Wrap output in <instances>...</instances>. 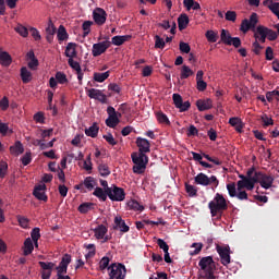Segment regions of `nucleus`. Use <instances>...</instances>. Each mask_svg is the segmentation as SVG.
<instances>
[{
	"instance_id": "nucleus-58",
	"label": "nucleus",
	"mask_w": 279,
	"mask_h": 279,
	"mask_svg": "<svg viewBox=\"0 0 279 279\" xmlns=\"http://www.w3.org/2000/svg\"><path fill=\"white\" fill-rule=\"evenodd\" d=\"M225 19L226 21H231V23H234L236 21V13L234 11H227Z\"/></svg>"
},
{
	"instance_id": "nucleus-19",
	"label": "nucleus",
	"mask_w": 279,
	"mask_h": 279,
	"mask_svg": "<svg viewBox=\"0 0 279 279\" xmlns=\"http://www.w3.org/2000/svg\"><path fill=\"white\" fill-rule=\"evenodd\" d=\"M113 230H120V232H130V226L125 223V220L121 218V216H117L114 218V227Z\"/></svg>"
},
{
	"instance_id": "nucleus-60",
	"label": "nucleus",
	"mask_w": 279,
	"mask_h": 279,
	"mask_svg": "<svg viewBox=\"0 0 279 279\" xmlns=\"http://www.w3.org/2000/svg\"><path fill=\"white\" fill-rule=\"evenodd\" d=\"M187 136H197L199 134V131L197 130V128L193 124L190 125V128L187 129Z\"/></svg>"
},
{
	"instance_id": "nucleus-54",
	"label": "nucleus",
	"mask_w": 279,
	"mask_h": 279,
	"mask_svg": "<svg viewBox=\"0 0 279 279\" xmlns=\"http://www.w3.org/2000/svg\"><path fill=\"white\" fill-rule=\"evenodd\" d=\"M266 38H268V40H277L278 39V33H276V31L268 28L266 31Z\"/></svg>"
},
{
	"instance_id": "nucleus-34",
	"label": "nucleus",
	"mask_w": 279,
	"mask_h": 279,
	"mask_svg": "<svg viewBox=\"0 0 279 279\" xmlns=\"http://www.w3.org/2000/svg\"><path fill=\"white\" fill-rule=\"evenodd\" d=\"M119 123H121V120L119 119V114L109 116L108 119L106 120L107 128H116Z\"/></svg>"
},
{
	"instance_id": "nucleus-36",
	"label": "nucleus",
	"mask_w": 279,
	"mask_h": 279,
	"mask_svg": "<svg viewBox=\"0 0 279 279\" xmlns=\"http://www.w3.org/2000/svg\"><path fill=\"white\" fill-rule=\"evenodd\" d=\"M108 77H110V71H107L105 73H99V72L94 73V81L98 83L106 82Z\"/></svg>"
},
{
	"instance_id": "nucleus-49",
	"label": "nucleus",
	"mask_w": 279,
	"mask_h": 279,
	"mask_svg": "<svg viewBox=\"0 0 279 279\" xmlns=\"http://www.w3.org/2000/svg\"><path fill=\"white\" fill-rule=\"evenodd\" d=\"M54 78L57 80L58 84L69 83V78H66V74H64V72H57Z\"/></svg>"
},
{
	"instance_id": "nucleus-61",
	"label": "nucleus",
	"mask_w": 279,
	"mask_h": 279,
	"mask_svg": "<svg viewBox=\"0 0 279 279\" xmlns=\"http://www.w3.org/2000/svg\"><path fill=\"white\" fill-rule=\"evenodd\" d=\"M157 245L160 250H162L163 252H169V244H167V242H165V240L162 239H158L157 240Z\"/></svg>"
},
{
	"instance_id": "nucleus-29",
	"label": "nucleus",
	"mask_w": 279,
	"mask_h": 279,
	"mask_svg": "<svg viewBox=\"0 0 279 279\" xmlns=\"http://www.w3.org/2000/svg\"><path fill=\"white\" fill-rule=\"evenodd\" d=\"M93 195H95V197H98V199H100L101 202H106V199H108V189L104 191V189L101 187H96Z\"/></svg>"
},
{
	"instance_id": "nucleus-33",
	"label": "nucleus",
	"mask_w": 279,
	"mask_h": 279,
	"mask_svg": "<svg viewBox=\"0 0 279 279\" xmlns=\"http://www.w3.org/2000/svg\"><path fill=\"white\" fill-rule=\"evenodd\" d=\"M128 206L130 208V210H135L138 213H143L145 210V207L143 205H141V203H138L135 199H132L128 203Z\"/></svg>"
},
{
	"instance_id": "nucleus-47",
	"label": "nucleus",
	"mask_w": 279,
	"mask_h": 279,
	"mask_svg": "<svg viewBox=\"0 0 279 279\" xmlns=\"http://www.w3.org/2000/svg\"><path fill=\"white\" fill-rule=\"evenodd\" d=\"M166 41L160 35H155V49H165Z\"/></svg>"
},
{
	"instance_id": "nucleus-6",
	"label": "nucleus",
	"mask_w": 279,
	"mask_h": 279,
	"mask_svg": "<svg viewBox=\"0 0 279 279\" xmlns=\"http://www.w3.org/2000/svg\"><path fill=\"white\" fill-rule=\"evenodd\" d=\"M194 182L201 186H210V184H213L215 189L219 186V179H217L215 175L208 177L204 172L198 173L194 178Z\"/></svg>"
},
{
	"instance_id": "nucleus-14",
	"label": "nucleus",
	"mask_w": 279,
	"mask_h": 279,
	"mask_svg": "<svg viewBox=\"0 0 279 279\" xmlns=\"http://www.w3.org/2000/svg\"><path fill=\"white\" fill-rule=\"evenodd\" d=\"M69 265H71V255L64 254L59 266L56 267L57 276H63L69 271Z\"/></svg>"
},
{
	"instance_id": "nucleus-15",
	"label": "nucleus",
	"mask_w": 279,
	"mask_h": 279,
	"mask_svg": "<svg viewBox=\"0 0 279 279\" xmlns=\"http://www.w3.org/2000/svg\"><path fill=\"white\" fill-rule=\"evenodd\" d=\"M93 19L96 25H105L108 19V13H106V10L101 8H96L93 11Z\"/></svg>"
},
{
	"instance_id": "nucleus-27",
	"label": "nucleus",
	"mask_w": 279,
	"mask_h": 279,
	"mask_svg": "<svg viewBox=\"0 0 279 279\" xmlns=\"http://www.w3.org/2000/svg\"><path fill=\"white\" fill-rule=\"evenodd\" d=\"M10 151L11 154H13V156H20V154H23V151H25L23 143H21V141L15 142L13 146H10Z\"/></svg>"
},
{
	"instance_id": "nucleus-11",
	"label": "nucleus",
	"mask_w": 279,
	"mask_h": 279,
	"mask_svg": "<svg viewBox=\"0 0 279 279\" xmlns=\"http://www.w3.org/2000/svg\"><path fill=\"white\" fill-rule=\"evenodd\" d=\"M216 252H218V254L220 256L221 265H223V267H228V265H230V263H231L230 246L217 245Z\"/></svg>"
},
{
	"instance_id": "nucleus-28",
	"label": "nucleus",
	"mask_w": 279,
	"mask_h": 279,
	"mask_svg": "<svg viewBox=\"0 0 279 279\" xmlns=\"http://www.w3.org/2000/svg\"><path fill=\"white\" fill-rule=\"evenodd\" d=\"M21 80L23 82V84H29V82H32V72H29V70H27V68L23 66L21 68Z\"/></svg>"
},
{
	"instance_id": "nucleus-44",
	"label": "nucleus",
	"mask_w": 279,
	"mask_h": 279,
	"mask_svg": "<svg viewBox=\"0 0 279 279\" xmlns=\"http://www.w3.org/2000/svg\"><path fill=\"white\" fill-rule=\"evenodd\" d=\"M31 236L33 239V243L36 247H38V239H40V228L36 227L32 230Z\"/></svg>"
},
{
	"instance_id": "nucleus-2",
	"label": "nucleus",
	"mask_w": 279,
	"mask_h": 279,
	"mask_svg": "<svg viewBox=\"0 0 279 279\" xmlns=\"http://www.w3.org/2000/svg\"><path fill=\"white\" fill-rule=\"evenodd\" d=\"M198 266L204 271L203 274H199V279H217L215 276V260L213 259V256L203 257L198 262Z\"/></svg>"
},
{
	"instance_id": "nucleus-5",
	"label": "nucleus",
	"mask_w": 279,
	"mask_h": 279,
	"mask_svg": "<svg viewBox=\"0 0 279 279\" xmlns=\"http://www.w3.org/2000/svg\"><path fill=\"white\" fill-rule=\"evenodd\" d=\"M109 271V278L110 279H125V276L128 274V269L125 268V265L123 264H111L108 267Z\"/></svg>"
},
{
	"instance_id": "nucleus-32",
	"label": "nucleus",
	"mask_w": 279,
	"mask_h": 279,
	"mask_svg": "<svg viewBox=\"0 0 279 279\" xmlns=\"http://www.w3.org/2000/svg\"><path fill=\"white\" fill-rule=\"evenodd\" d=\"M34 252V242H32L31 238H27L24 241V256H29Z\"/></svg>"
},
{
	"instance_id": "nucleus-45",
	"label": "nucleus",
	"mask_w": 279,
	"mask_h": 279,
	"mask_svg": "<svg viewBox=\"0 0 279 279\" xmlns=\"http://www.w3.org/2000/svg\"><path fill=\"white\" fill-rule=\"evenodd\" d=\"M185 191L189 197H197V189L195 187V185L185 183Z\"/></svg>"
},
{
	"instance_id": "nucleus-17",
	"label": "nucleus",
	"mask_w": 279,
	"mask_h": 279,
	"mask_svg": "<svg viewBox=\"0 0 279 279\" xmlns=\"http://www.w3.org/2000/svg\"><path fill=\"white\" fill-rule=\"evenodd\" d=\"M87 96L89 99H96L97 101H100V104H107L108 102V97L106 94L101 93L100 89H86Z\"/></svg>"
},
{
	"instance_id": "nucleus-18",
	"label": "nucleus",
	"mask_w": 279,
	"mask_h": 279,
	"mask_svg": "<svg viewBox=\"0 0 279 279\" xmlns=\"http://www.w3.org/2000/svg\"><path fill=\"white\" fill-rule=\"evenodd\" d=\"M136 145L138 147L140 154H149V151H151V149H150L151 144H149L147 138L137 137Z\"/></svg>"
},
{
	"instance_id": "nucleus-20",
	"label": "nucleus",
	"mask_w": 279,
	"mask_h": 279,
	"mask_svg": "<svg viewBox=\"0 0 279 279\" xmlns=\"http://www.w3.org/2000/svg\"><path fill=\"white\" fill-rule=\"evenodd\" d=\"M65 57L69 59L77 58V44L69 43L65 47Z\"/></svg>"
},
{
	"instance_id": "nucleus-12",
	"label": "nucleus",
	"mask_w": 279,
	"mask_h": 279,
	"mask_svg": "<svg viewBox=\"0 0 279 279\" xmlns=\"http://www.w3.org/2000/svg\"><path fill=\"white\" fill-rule=\"evenodd\" d=\"M108 49H110V41L108 40L94 44L92 49V56H94V58H99V56L106 53Z\"/></svg>"
},
{
	"instance_id": "nucleus-21",
	"label": "nucleus",
	"mask_w": 279,
	"mask_h": 279,
	"mask_svg": "<svg viewBox=\"0 0 279 279\" xmlns=\"http://www.w3.org/2000/svg\"><path fill=\"white\" fill-rule=\"evenodd\" d=\"M196 107L199 110V112H205V110H210L213 108V100L211 99H198L196 101Z\"/></svg>"
},
{
	"instance_id": "nucleus-16",
	"label": "nucleus",
	"mask_w": 279,
	"mask_h": 279,
	"mask_svg": "<svg viewBox=\"0 0 279 279\" xmlns=\"http://www.w3.org/2000/svg\"><path fill=\"white\" fill-rule=\"evenodd\" d=\"M46 191H47V185L45 183H40L35 186L33 191V195L34 197H36V199H39V202H47L49 197L47 196Z\"/></svg>"
},
{
	"instance_id": "nucleus-37",
	"label": "nucleus",
	"mask_w": 279,
	"mask_h": 279,
	"mask_svg": "<svg viewBox=\"0 0 279 279\" xmlns=\"http://www.w3.org/2000/svg\"><path fill=\"white\" fill-rule=\"evenodd\" d=\"M83 184L87 191H93V189H95V186L97 185V182L95 181V178L86 177Z\"/></svg>"
},
{
	"instance_id": "nucleus-1",
	"label": "nucleus",
	"mask_w": 279,
	"mask_h": 279,
	"mask_svg": "<svg viewBox=\"0 0 279 279\" xmlns=\"http://www.w3.org/2000/svg\"><path fill=\"white\" fill-rule=\"evenodd\" d=\"M211 217H221L223 210H228V201L220 193H216L213 201L208 203Z\"/></svg>"
},
{
	"instance_id": "nucleus-40",
	"label": "nucleus",
	"mask_w": 279,
	"mask_h": 279,
	"mask_svg": "<svg viewBox=\"0 0 279 279\" xmlns=\"http://www.w3.org/2000/svg\"><path fill=\"white\" fill-rule=\"evenodd\" d=\"M93 206H95V204L93 203H83L78 206L77 210L82 215H86V213H89V210H93Z\"/></svg>"
},
{
	"instance_id": "nucleus-39",
	"label": "nucleus",
	"mask_w": 279,
	"mask_h": 279,
	"mask_svg": "<svg viewBox=\"0 0 279 279\" xmlns=\"http://www.w3.org/2000/svg\"><path fill=\"white\" fill-rule=\"evenodd\" d=\"M98 172L101 175V178H108V175H110L111 173L110 167H108V165L106 163H100L98 166Z\"/></svg>"
},
{
	"instance_id": "nucleus-57",
	"label": "nucleus",
	"mask_w": 279,
	"mask_h": 279,
	"mask_svg": "<svg viewBox=\"0 0 279 279\" xmlns=\"http://www.w3.org/2000/svg\"><path fill=\"white\" fill-rule=\"evenodd\" d=\"M17 221H19L21 228H24V229L29 228V219H27L26 217L19 216Z\"/></svg>"
},
{
	"instance_id": "nucleus-13",
	"label": "nucleus",
	"mask_w": 279,
	"mask_h": 279,
	"mask_svg": "<svg viewBox=\"0 0 279 279\" xmlns=\"http://www.w3.org/2000/svg\"><path fill=\"white\" fill-rule=\"evenodd\" d=\"M172 100H173L175 108H178V110H180L181 112H186V110H189V108H191V101H189V100L184 101L180 94H173Z\"/></svg>"
},
{
	"instance_id": "nucleus-30",
	"label": "nucleus",
	"mask_w": 279,
	"mask_h": 279,
	"mask_svg": "<svg viewBox=\"0 0 279 279\" xmlns=\"http://www.w3.org/2000/svg\"><path fill=\"white\" fill-rule=\"evenodd\" d=\"M57 37L59 43H63V40L69 39V33H66V28L64 27V25L59 26Z\"/></svg>"
},
{
	"instance_id": "nucleus-52",
	"label": "nucleus",
	"mask_w": 279,
	"mask_h": 279,
	"mask_svg": "<svg viewBox=\"0 0 279 279\" xmlns=\"http://www.w3.org/2000/svg\"><path fill=\"white\" fill-rule=\"evenodd\" d=\"M205 36L208 43H217V39L219 38V36L217 35V33H215V31H207Z\"/></svg>"
},
{
	"instance_id": "nucleus-10",
	"label": "nucleus",
	"mask_w": 279,
	"mask_h": 279,
	"mask_svg": "<svg viewBox=\"0 0 279 279\" xmlns=\"http://www.w3.org/2000/svg\"><path fill=\"white\" fill-rule=\"evenodd\" d=\"M220 40L225 44V45H229V46H234L235 49H239V47H241V38L239 37H232L230 35V32L226 31V29H221L220 33Z\"/></svg>"
},
{
	"instance_id": "nucleus-53",
	"label": "nucleus",
	"mask_w": 279,
	"mask_h": 279,
	"mask_svg": "<svg viewBox=\"0 0 279 279\" xmlns=\"http://www.w3.org/2000/svg\"><path fill=\"white\" fill-rule=\"evenodd\" d=\"M108 265H110V257H108V256L102 257L99 262L100 271L108 269Z\"/></svg>"
},
{
	"instance_id": "nucleus-50",
	"label": "nucleus",
	"mask_w": 279,
	"mask_h": 279,
	"mask_svg": "<svg viewBox=\"0 0 279 279\" xmlns=\"http://www.w3.org/2000/svg\"><path fill=\"white\" fill-rule=\"evenodd\" d=\"M260 121L264 123V128H269V125H274V119L269 118L266 113L260 116Z\"/></svg>"
},
{
	"instance_id": "nucleus-43",
	"label": "nucleus",
	"mask_w": 279,
	"mask_h": 279,
	"mask_svg": "<svg viewBox=\"0 0 279 279\" xmlns=\"http://www.w3.org/2000/svg\"><path fill=\"white\" fill-rule=\"evenodd\" d=\"M14 31L23 38H27V36H29V31H27V27L23 26V24H17Z\"/></svg>"
},
{
	"instance_id": "nucleus-7",
	"label": "nucleus",
	"mask_w": 279,
	"mask_h": 279,
	"mask_svg": "<svg viewBox=\"0 0 279 279\" xmlns=\"http://www.w3.org/2000/svg\"><path fill=\"white\" fill-rule=\"evenodd\" d=\"M255 184H260L262 189H271L274 184V177L265 174L260 171L254 172Z\"/></svg>"
},
{
	"instance_id": "nucleus-56",
	"label": "nucleus",
	"mask_w": 279,
	"mask_h": 279,
	"mask_svg": "<svg viewBox=\"0 0 279 279\" xmlns=\"http://www.w3.org/2000/svg\"><path fill=\"white\" fill-rule=\"evenodd\" d=\"M8 174V162L1 160L0 161V178H5Z\"/></svg>"
},
{
	"instance_id": "nucleus-55",
	"label": "nucleus",
	"mask_w": 279,
	"mask_h": 279,
	"mask_svg": "<svg viewBox=\"0 0 279 279\" xmlns=\"http://www.w3.org/2000/svg\"><path fill=\"white\" fill-rule=\"evenodd\" d=\"M179 49L181 53H191V46L187 43L180 41Z\"/></svg>"
},
{
	"instance_id": "nucleus-3",
	"label": "nucleus",
	"mask_w": 279,
	"mask_h": 279,
	"mask_svg": "<svg viewBox=\"0 0 279 279\" xmlns=\"http://www.w3.org/2000/svg\"><path fill=\"white\" fill-rule=\"evenodd\" d=\"M255 170L256 168L252 167L247 170L246 175L239 174L241 180L236 183L238 191H243V189H246V191H254L256 184V180L254 179Z\"/></svg>"
},
{
	"instance_id": "nucleus-35",
	"label": "nucleus",
	"mask_w": 279,
	"mask_h": 279,
	"mask_svg": "<svg viewBox=\"0 0 279 279\" xmlns=\"http://www.w3.org/2000/svg\"><path fill=\"white\" fill-rule=\"evenodd\" d=\"M156 119L158 123H161L163 125H171V121L169 120V117H167V114H165V112L162 111H159L156 113Z\"/></svg>"
},
{
	"instance_id": "nucleus-41",
	"label": "nucleus",
	"mask_w": 279,
	"mask_h": 279,
	"mask_svg": "<svg viewBox=\"0 0 279 279\" xmlns=\"http://www.w3.org/2000/svg\"><path fill=\"white\" fill-rule=\"evenodd\" d=\"M191 75H193V70L189 65H183L180 74L181 80H189Z\"/></svg>"
},
{
	"instance_id": "nucleus-64",
	"label": "nucleus",
	"mask_w": 279,
	"mask_h": 279,
	"mask_svg": "<svg viewBox=\"0 0 279 279\" xmlns=\"http://www.w3.org/2000/svg\"><path fill=\"white\" fill-rule=\"evenodd\" d=\"M268 8L276 16H279V2L271 3Z\"/></svg>"
},
{
	"instance_id": "nucleus-38",
	"label": "nucleus",
	"mask_w": 279,
	"mask_h": 279,
	"mask_svg": "<svg viewBox=\"0 0 279 279\" xmlns=\"http://www.w3.org/2000/svg\"><path fill=\"white\" fill-rule=\"evenodd\" d=\"M258 37H267V26L259 25L256 27L254 38L258 40Z\"/></svg>"
},
{
	"instance_id": "nucleus-9",
	"label": "nucleus",
	"mask_w": 279,
	"mask_h": 279,
	"mask_svg": "<svg viewBox=\"0 0 279 279\" xmlns=\"http://www.w3.org/2000/svg\"><path fill=\"white\" fill-rule=\"evenodd\" d=\"M107 195L111 202H123L125 199V190L113 185L112 187H107Z\"/></svg>"
},
{
	"instance_id": "nucleus-26",
	"label": "nucleus",
	"mask_w": 279,
	"mask_h": 279,
	"mask_svg": "<svg viewBox=\"0 0 279 279\" xmlns=\"http://www.w3.org/2000/svg\"><path fill=\"white\" fill-rule=\"evenodd\" d=\"M189 23H190L189 15H186V13L181 14L178 17V25H179L180 32H182V29H186V27H189Z\"/></svg>"
},
{
	"instance_id": "nucleus-4",
	"label": "nucleus",
	"mask_w": 279,
	"mask_h": 279,
	"mask_svg": "<svg viewBox=\"0 0 279 279\" xmlns=\"http://www.w3.org/2000/svg\"><path fill=\"white\" fill-rule=\"evenodd\" d=\"M131 158L133 160V173H145V169H147V163L149 162V157L145 155L144 153H133L131 155Z\"/></svg>"
},
{
	"instance_id": "nucleus-22",
	"label": "nucleus",
	"mask_w": 279,
	"mask_h": 279,
	"mask_svg": "<svg viewBox=\"0 0 279 279\" xmlns=\"http://www.w3.org/2000/svg\"><path fill=\"white\" fill-rule=\"evenodd\" d=\"M132 39V35H123V36H114L111 38V43L116 46V47H121V45H124L125 43H128V40Z\"/></svg>"
},
{
	"instance_id": "nucleus-63",
	"label": "nucleus",
	"mask_w": 279,
	"mask_h": 279,
	"mask_svg": "<svg viewBox=\"0 0 279 279\" xmlns=\"http://www.w3.org/2000/svg\"><path fill=\"white\" fill-rule=\"evenodd\" d=\"M32 162V153H25V155L22 157V163L24 167H27Z\"/></svg>"
},
{
	"instance_id": "nucleus-31",
	"label": "nucleus",
	"mask_w": 279,
	"mask_h": 279,
	"mask_svg": "<svg viewBox=\"0 0 279 279\" xmlns=\"http://www.w3.org/2000/svg\"><path fill=\"white\" fill-rule=\"evenodd\" d=\"M86 136H90V138H97V134H99V126L97 123H94L92 126L85 130Z\"/></svg>"
},
{
	"instance_id": "nucleus-23",
	"label": "nucleus",
	"mask_w": 279,
	"mask_h": 279,
	"mask_svg": "<svg viewBox=\"0 0 279 279\" xmlns=\"http://www.w3.org/2000/svg\"><path fill=\"white\" fill-rule=\"evenodd\" d=\"M229 123L240 134H241V132H243L244 124H243V121L241 120V118H239V117L230 118Z\"/></svg>"
},
{
	"instance_id": "nucleus-48",
	"label": "nucleus",
	"mask_w": 279,
	"mask_h": 279,
	"mask_svg": "<svg viewBox=\"0 0 279 279\" xmlns=\"http://www.w3.org/2000/svg\"><path fill=\"white\" fill-rule=\"evenodd\" d=\"M39 266L44 271H52L56 264L53 262H39Z\"/></svg>"
},
{
	"instance_id": "nucleus-51",
	"label": "nucleus",
	"mask_w": 279,
	"mask_h": 279,
	"mask_svg": "<svg viewBox=\"0 0 279 279\" xmlns=\"http://www.w3.org/2000/svg\"><path fill=\"white\" fill-rule=\"evenodd\" d=\"M227 191L231 197H236V183L231 182L227 184Z\"/></svg>"
},
{
	"instance_id": "nucleus-24",
	"label": "nucleus",
	"mask_w": 279,
	"mask_h": 279,
	"mask_svg": "<svg viewBox=\"0 0 279 279\" xmlns=\"http://www.w3.org/2000/svg\"><path fill=\"white\" fill-rule=\"evenodd\" d=\"M1 66H10L12 64V56L8 51L0 50Z\"/></svg>"
},
{
	"instance_id": "nucleus-59",
	"label": "nucleus",
	"mask_w": 279,
	"mask_h": 279,
	"mask_svg": "<svg viewBox=\"0 0 279 279\" xmlns=\"http://www.w3.org/2000/svg\"><path fill=\"white\" fill-rule=\"evenodd\" d=\"M68 63L71 66V69H73L76 72L82 70V65H80V62H77L73 59H69Z\"/></svg>"
},
{
	"instance_id": "nucleus-46",
	"label": "nucleus",
	"mask_w": 279,
	"mask_h": 279,
	"mask_svg": "<svg viewBox=\"0 0 279 279\" xmlns=\"http://www.w3.org/2000/svg\"><path fill=\"white\" fill-rule=\"evenodd\" d=\"M263 49L264 47L260 46V44L258 43V40H255L252 45V51L253 53H255V56H262L263 54Z\"/></svg>"
},
{
	"instance_id": "nucleus-25",
	"label": "nucleus",
	"mask_w": 279,
	"mask_h": 279,
	"mask_svg": "<svg viewBox=\"0 0 279 279\" xmlns=\"http://www.w3.org/2000/svg\"><path fill=\"white\" fill-rule=\"evenodd\" d=\"M94 234H95V238L98 240L104 239V235L108 234V227L104 225H99L94 229Z\"/></svg>"
},
{
	"instance_id": "nucleus-62",
	"label": "nucleus",
	"mask_w": 279,
	"mask_h": 279,
	"mask_svg": "<svg viewBox=\"0 0 279 279\" xmlns=\"http://www.w3.org/2000/svg\"><path fill=\"white\" fill-rule=\"evenodd\" d=\"M265 58L268 61L274 60V48H271L270 46L266 47Z\"/></svg>"
},
{
	"instance_id": "nucleus-42",
	"label": "nucleus",
	"mask_w": 279,
	"mask_h": 279,
	"mask_svg": "<svg viewBox=\"0 0 279 279\" xmlns=\"http://www.w3.org/2000/svg\"><path fill=\"white\" fill-rule=\"evenodd\" d=\"M204 247L203 243H193L191 245V251H190V256H197V254H199V252H202Z\"/></svg>"
},
{
	"instance_id": "nucleus-8",
	"label": "nucleus",
	"mask_w": 279,
	"mask_h": 279,
	"mask_svg": "<svg viewBox=\"0 0 279 279\" xmlns=\"http://www.w3.org/2000/svg\"><path fill=\"white\" fill-rule=\"evenodd\" d=\"M256 25H258V14L252 13L250 20L244 19L240 25V32L243 34H247L250 29H256Z\"/></svg>"
}]
</instances>
